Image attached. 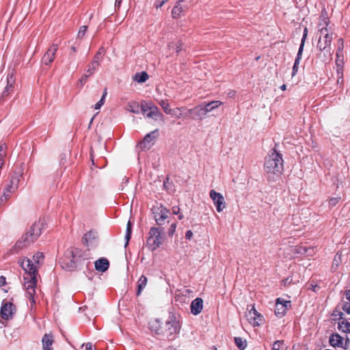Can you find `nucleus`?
Here are the masks:
<instances>
[{"label":"nucleus","mask_w":350,"mask_h":350,"mask_svg":"<svg viewBox=\"0 0 350 350\" xmlns=\"http://www.w3.org/2000/svg\"><path fill=\"white\" fill-rule=\"evenodd\" d=\"M105 51L104 47H100L94 55L92 62H96V63L100 65V62L103 59V55L105 54Z\"/></svg>","instance_id":"obj_37"},{"label":"nucleus","mask_w":350,"mask_h":350,"mask_svg":"<svg viewBox=\"0 0 350 350\" xmlns=\"http://www.w3.org/2000/svg\"><path fill=\"white\" fill-rule=\"evenodd\" d=\"M45 222L43 219H39L32 224L29 230L23 234L12 249V253H18L33 243L40 236Z\"/></svg>","instance_id":"obj_2"},{"label":"nucleus","mask_w":350,"mask_h":350,"mask_svg":"<svg viewBox=\"0 0 350 350\" xmlns=\"http://www.w3.org/2000/svg\"><path fill=\"white\" fill-rule=\"evenodd\" d=\"M23 175V170L14 172L10 176V179L6 183L3 190L14 193L18 187L20 177Z\"/></svg>","instance_id":"obj_12"},{"label":"nucleus","mask_w":350,"mask_h":350,"mask_svg":"<svg viewBox=\"0 0 350 350\" xmlns=\"http://www.w3.org/2000/svg\"><path fill=\"white\" fill-rule=\"evenodd\" d=\"M172 213L174 215H178L180 213V208L178 206H174L172 208Z\"/></svg>","instance_id":"obj_54"},{"label":"nucleus","mask_w":350,"mask_h":350,"mask_svg":"<svg viewBox=\"0 0 350 350\" xmlns=\"http://www.w3.org/2000/svg\"><path fill=\"white\" fill-rule=\"evenodd\" d=\"M99 64L96 63V62H91L85 69V73L88 74V77L92 76L98 69Z\"/></svg>","instance_id":"obj_29"},{"label":"nucleus","mask_w":350,"mask_h":350,"mask_svg":"<svg viewBox=\"0 0 350 350\" xmlns=\"http://www.w3.org/2000/svg\"><path fill=\"white\" fill-rule=\"evenodd\" d=\"M182 1H178L177 4L173 8L172 11V16L174 18H178L180 16V14L183 12V8L180 6Z\"/></svg>","instance_id":"obj_32"},{"label":"nucleus","mask_w":350,"mask_h":350,"mask_svg":"<svg viewBox=\"0 0 350 350\" xmlns=\"http://www.w3.org/2000/svg\"><path fill=\"white\" fill-rule=\"evenodd\" d=\"M185 109L184 107H181V108L177 107L174 109H172V113L171 114L176 116L177 118H180L182 116L180 111H182V109Z\"/></svg>","instance_id":"obj_46"},{"label":"nucleus","mask_w":350,"mask_h":350,"mask_svg":"<svg viewBox=\"0 0 350 350\" xmlns=\"http://www.w3.org/2000/svg\"><path fill=\"white\" fill-rule=\"evenodd\" d=\"M245 317L249 323L254 326H259L263 321V317L258 312L254 306H247Z\"/></svg>","instance_id":"obj_8"},{"label":"nucleus","mask_w":350,"mask_h":350,"mask_svg":"<svg viewBox=\"0 0 350 350\" xmlns=\"http://www.w3.org/2000/svg\"><path fill=\"white\" fill-rule=\"evenodd\" d=\"M340 198H332L329 200V206L330 208L335 206L340 201Z\"/></svg>","instance_id":"obj_43"},{"label":"nucleus","mask_w":350,"mask_h":350,"mask_svg":"<svg viewBox=\"0 0 350 350\" xmlns=\"http://www.w3.org/2000/svg\"><path fill=\"white\" fill-rule=\"evenodd\" d=\"M6 284V279L4 276H0V287L4 286Z\"/></svg>","instance_id":"obj_56"},{"label":"nucleus","mask_w":350,"mask_h":350,"mask_svg":"<svg viewBox=\"0 0 350 350\" xmlns=\"http://www.w3.org/2000/svg\"><path fill=\"white\" fill-rule=\"evenodd\" d=\"M155 221L158 225H163L168 217L170 211L162 204L152 208Z\"/></svg>","instance_id":"obj_13"},{"label":"nucleus","mask_w":350,"mask_h":350,"mask_svg":"<svg viewBox=\"0 0 350 350\" xmlns=\"http://www.w3.org/2000/svg\"><path fill=\"white\" fill-rule=\"evenodd\" d=\"M338 328L343 332L349 333L350 332V323L345 319L340 321L338 322Z\"/></svg>","instance_id":"obj_31"},{"label":"nucleus","mask_w":350,"mask_h":350,"mask_svg":"<svg viewBox=\"0 0 350 350\" xmlns=\"http://www.w3.org/2000/svg\"><path fill=\"white\" fill-rule=\"evenodd\" d=\"M7 200H5L1 196H0V208L5 204Z\"/></svg>","instance_id":"obj_58"},{"label":"nucleus","mask_w":350,"mask_h":350,"mask_svg":"<svg viewBox=\"0 0 350 350\" xmlns=\"http://www.w3.org/2000/svg\"><path fill=\"white\" fill-rule=\"evenodd\" d=\"M97 238V232L94 230H90L85 233L83 237V243L87 245H90L94 243Z\"/></svg>","instance_id":"obj_22"},{"label":"nucleus","mask_w":350,"mask_h":350,"mask_svg":"<svg viewBox=\"0 0 350 350\" xmlns=\"http://www.w3.org/2000/svg\"><path fill=\"white\" fill-rule=\"evenodd\" d=\"M43 350H52L53 342V336L49 334H45L42 339Z\"/></svg>","instance_id":"obj_23"},{"label":"nucleus","mask_w":350,"mask_h":350,"mask_svg":"<svg viewBox=\"0 0 350 350\" xmlns=\"http://www.w3.org/2000/svg\"><path fill=\"white\" fill-rule=\"evenodd\" d=\"M181 46H182V44L180 42H178L176 44L172 42V43L169 44L168 47L170 49L175 48L176 52L178 53L180 51H181Z\"/></svg>","instance_id":"obj_47"},{"label":"nucleus","mask_w":350,"mask_h":350,"mask_svg":"<svg viewBox=\"0 0 350 350\" xmlns=\"http://www.w3.org/2000/svg\"><path fill=\"white\" fill-rule=\"evenodd\" d=\"M336 68V70H342L343 71V54L340 53H336V58L335 61Z\"/></svg>","instance_id":"obj_30"},{"label":"nucleus","mask_w":350,"mask_h":350,"mask_svg":"<svg viewBox=\"0 0 350 350\" xmlns=\"http://www.w3.org/2000/svg\"><path fill=\"white\" fill-rule=\"evenodd\" d=\"M302 53H303V51L298 50L297 57L295 59L294 65L293 67V71H292L293 77L295 76L298 71L299 62H300V60H301V56H302Z\"/></svg>","instance_id":"obj_28"},{"label":"nucleus","mask_w":350,"mask_h":350,"mask_svg":"<svg viewBox=\"0 0 350 350\" xmlns=\"http://www.w3.org/2000/svg\"><path fill=\"white\" fill-rule=\"evenodd\" d=\"M191 312L193 314L197 315L201 312L203 308V300L202 298L195 299L191 304Z\"/></svg>","instance_id":"obj_20"},{"label":"nucleus","mask_w":350,"mask_h":350,"mask_svg":"<svg viewBox=\"0 0 350 350\" xmlns=\"http://www.w3.org/2000/svg\"><path fill=\"white\" fill-rule=\"evenodd\" d=\"M131 232H132V224L130 221H128L126 225V234H125V247H126L129 244V242L131 237Z\"/></svg>","instance_id":"obj_35"},{"label":"nucleus","mask_w":350,"mask_h":350,"mask_svg":"<svg viewBox=\"0 0 350 350\" xmlns=\"http://www.w3.org/2000/svg\"><path fill=\"white\" fill-rule=\"evenodd\" d=\"M180 329L179 316L174 313H170L164 326L162 327V335L165 336L169 340H172L177 337Z\"/></svg>","instance_id":"obj_5"},{"label":"nucleus","mask_w":350,"mask_h":350,"mask_svg":"<svg viewBox=\"0 0 350 350\" xmlns=\"http://www.w3.org/2000/svg\"><path fill=\"white\" fill-rule=\"evenodd\" d=\"M345 297L347 301L342 303V309L347 314H350V290L345 292Z\"/></svg>","instance_id":"obj_27"},{"label":"nucleus","mask_w":350,"mask_h":350,"mask_svg":"<svg viewBox=\"0 0 350 350\" xmlns=\"http://www.w3.org/2000/svg\"><path fill=\"white\" fill-rule=\"evenodd\" d=\"M147 282H148L147 278L144 275H141V277L139 278V280L137 281V296L140 295L142 291L146 288V286L147 285Z\"/></svg>","instance_id":"obj_26"},{"label":"nucleus","mask_w":350,"mask_h":350,"mask_svg":"<svg viewBox=\"0 0 350 350\" xmlns=\"http://www.w3.org/2000/svg\"><path fill=\"white\" fill-rule=\"evenodd\" d=\"M265 171L270 174H281L283 171V159L282 154L276 150L272 149L265 162Z\"/></svg>","instance_id":"obj_4"},{"label":"nucleus","mask_w":350,"mask_h":350,"mask_svg":"<svg viewBox=\"0 0 350 350\" xmlns=\"http://www.w3.org/2000/svg\"><path fill=\"white\" fill-rule=\"evenodd\" d=\"M329 345L334 347H340L344 349H347L349 345V339L348 338H344L338 334H332L329 338Z\"/></svg>","instance_id":"obj_11"},{"label":"nucleus","mask_w":350,"mask_h":350,"mask_svg":"<svg viewBox=\"0 0 350 350\" xmlns=\"http://www.w3.org/2000/svg\"><path fill=\"white\" fill-rule=\"evenodd\" d=\"M336 83L340 90L342 89L343 85V71L336 70Z\"/></svg>","instance_id":"obj_38"},{"label":"nucleus","mask_w":350,"mask_h":350,"mask_svg":"<svg viewBox=\"0 0 350 350\" xmlns=\"http://www.w3.org/2000/svg\"><path fill=\"white\" fill-rule=\"evenodd\" d=\"M209 196L216 206L217 211L220 213L226 208V202L223 195L212 189L209 192Z\"/></svg>","instance_id":"obj_15"},{"label":"nucleus","mask_w":350,"mask_h":350,"mask_svg":"<svg viewBox=\"0 0 350 350\" xmlns=\"http://www.w3.org/2000/svg\"><path fill=\"white\" fill-rule=\"evenodd\" d=\"M87 29H88V26H86V25L81 26L78 31L77 37L79 38H83L87 31Z\"/></svg>","instance_id":"obj_42"},{"label":"nucleus","mask_w":350,"mask_h":350,"mask_svg":"<svg viewBox=\"0 0 350 350\" xmlns=\"http://www.w3.org/2000/svg\"><path fill=\"white\" fill-rule=\"evenodd\" d=\"M272 350H286L284 342L282 340H276L273 345Z\"/></svg>","instance_id":"obj_40"},{"label":"nucleus","mask_w":350,"mask_h":350,"mask_svg":"<svg viewBox=\"0 0 350 350\" xmlns=\"http://www.w3.org/2000/svg\"><path fill=\"white\" fill-rule=\"evenodd\" d=\"M141 110L147 117L154 120H157L161 116L159 108L152 103H142Z\"/></svg>","instance_id":"obj_9"},{"label":"nucleus","mask_w":350,"mask_h":350,"mask_svg":"<svg viewBox=\"0 0 350 350\" xmlns=\"http://www.w3.org/2000/svg\"><path fill=\"white\" fill-rule=\"evenodd\" d=\"M159 136V130L154 131L146 134L143 140L138 144L142 150H149L154 144L155 139Z\"/></svg>","instance_id":"obj_14"},{"label":"nucleus","mask_w":350,"mask_h":350,"mask_svg":"<svg viewBox=\"0 0 350 350\" xmlns=\"http://www.w3.org/2000/svg\"><path fill=\"white\" fill-rule=\"evenodd\" d=\"M167 350H176V349H175L174 348H173L172 347H168Z\"/></svg>","instance_id":"obj_64"},{"label":"nucleus","mask_w":350,"mask_h":350,"mask_svg":"<svg viewBox=\"0 0 350 350\" xmlns=\"http://www.w3.org/2000/svg\"><path fill=\"white\" fill-rule=\"evenodd\" d=\"M298 253H301V254H307L308 253V250L306 248V247H302L301 246L298 250Z\"/></svg>","instance_id":"obj_57"},{"label":"nucleus","mask_w":350,"mask_h":350,"mask_svg":"<svg viewBox=\"0 0 350 350\" xmlns=\"http://www.w3.org/2000/svg\"><path fill=\"white\" fill-rule=\"evenodd\" d=\"M291 301L285 300L282 298H278L275 302V314L277 317H283L287 310L291 308Z\"/></svg>","instance_id":"obj_16"},{"label":"nucleus","mask_w":350,"mask_h":350,"mask_svg":"<svg viewBox=\"0 0 350 350\" xmlns=\"http://www.w3.org/2000/svg\"><path fill=\"white\" fill-rule=\"evenodd\" d=\"M94 265L96 270L105 272L109 269V262L107 258H101L95 261Z\"/></svg>","instance_id":"obj_21"},{"label":"nucleus","mask_w":350,"mask_h":350,"mask_svg":"<svg viewBox=\"0 0 350 350\" xmlns=\"http://www.w3.org/2000/svg\"><path fill=\"white\" fill-rule=\"evenodd\" d=\"M71 50L73 53L77 52V48L75 46H72Z\"/></svg>","instance_id":"obj_63"},{"label":"nucleus","mask_w":350,"mask_h":350,"mask_svg":"<svg viewBox=\"0 0 350 350\" xmlns=\"http://www.w3.org/2000/svg\"><path fill=\"white\" fill-rule=\"evenodd\" d=\"M186 116L196 120H202L206 117L201 104L188 109Z\"/></svg>","instance_id":"obj_17"},{"label":"nucleus","mask_w":350,"mask_h":350,"mask_svg":"<svg viewBox=\"0 0 350 350\" xmlns=\"http://www.w3.org/2000/svg\"><path fill=\"white\" fill-rule=\"evenodd\" d=\"M176 224L173 223L171 224L169 230H168V234L169 236H172L176 230Z\"/></svg>","instance_id":"obj_51"},{"label":"nucleus","mask_w":350,"mask_h":350,"mask_svg":"<svg viewBox=\"0 0 350 350\" xmlns=\"http://www.w3.org/2000/svg\"><path fill=\"white\" fill-rule=\"evenodd\" d=\"M163 241L164 239L161 236L159 229L155 227L151 228L149 231V237L147 239L148 248L154 251L159 247L160 245L163 244Z\"/></svg>","instance_id":"obj_7"},{"label":"nucleus","mask_w":350,"mask_h":350,"mask_svg":"<svg viewBox=\"0 0 350 350\" xmlns=\"http://www.w3.org/2000/svg\"><path fill=\"white\" fill-rule=\"evenodd\" d=\"M44 259V254L42 252H37L33 256V260L29 258H25L20 262L21 266L25 271L23 276L24 288L26 291L27 297L35 304L34 295L37 284L38 265Z\"/></svg>","instance_id":"obj_1"},{"label":"nucleus","mask_w":350,"mask_h":350,"mask_svg":"<svg viewBox=\"0 0 350 350\" xmlns=\"http://www.w3.org/2000/svg\"><path fill=\"white\" fill-rule=\"evenodd\" d=\"M178 219H179L180 220H181V219H183L184 218V216H183V214H181V213H179V214H178Z\"/></svg>","instance_id":"obj_61"},{"label":"nucleus","mask_w":350,"mask_h":350,"mask_svg":"<svg viewBox=\"0 0 350 350\" xmlns=\"http://www.w3.org/2000/svg\"><path fill=\"white\" fill-rule=\"evenodd\" d=\"M291 282H292V279H291V280H290V279L288 278H286V279L285 280V281H284V284H286L287 283H288V284H290Z\"/></svg>","instance_id":"obj_60"},{"label":"nucleus","mask_w":350,"mask_h":350,"mask_svg":"<svg viewBox=\"0 0 350 350\" xmlns=\"http://www.w3.org/2000/svg\"><path fill=\"white\" fill-rule=\"evenodd\" d=\"M14 71L12 70L8 75L7 85L3 92V97L7 96L8 95V92L10 89L12 88V85L14 83Z\"/></svg>","instance_id":"obj_24"},{"label":"nucleus","mask_w":350,"mask_h":350,"mask_svg":"<svg viewBox=\"0 0 350 350\" xmlns=\"http://www.w3.org/2000/svg\"><path fill=\"white\" fill-rule=\"evenodd\" d=\"M159 104L166 114L172 113V109H170V104L167 100H161L159 101Z\"/></svg>","instance_id":"obj_34"},{"label":"nucleus","mask_w":350,"mask_h":350,"mask_svg":"<svg viewBox=\"0 0 350 350\" xmlns=\"http://www.w3.org/2000/svg\"><path fill=\"white\" fill-rule=\"evenodd\" d=\"M222 105V102L220 100H213L208 103H202L201 104L203 110H204V113L206 116L208 113L211 112L214 109L218 108L220 105Z\"/></svg>","instance_id":"obj_19"},{"label":"nucleus","mask_w":350,"mask_h":350,"mask_svg":"<svg viewBox=\"0 0 350 350\" xmlns=\"http://www.w3.org/2000/svg\"><path fill=\"white\" fill-rule=\"evenodd\" d=\"M81 250L78 248L68 249L62 261V267L67 271H72L77 267V262L81 257Z\"/></svg>","instance_id":"obj_6"},{"label":"nucleus","mask_w":350,"mask_h":350,"mask_svg":"<svg viewBox=\"0 0 350 350\" xmlns=\"http://www.w3.org/2000/svg\"><path fill=\"white\" fill-rule=\"evenodd\" d=\"M338 49L336 53H342V50L344 47V41L342 38L338 39Z\"/></svg>","instance_id":"obj_44"},{"label":"nucleus","mask_w":350,"mask_h":350,"mask_svg":"<svg viewBox=\"0 0 350 350\" xmlns=\"http://www.w3.org/2000/svg\"><path fill=\"white\" fill-rule=\"evenodd\" d=\"M121 3H122V0H116L115 7L119 8L120 6Z\"/></svg>","instance_id":"obj_59"},{"label":"nucleus","mask_w":350,"mask_h":350,"mask_svg":"<svg viewBox=\"0 0 350 350\" xmlns=\"http://www.w3.org/2000/svg\"><path fill=\"white\" fill-rule=\"evenodd\" d=\"M58 45L53 44L42 57V61L45 65L50 64L54 59Z\"/></svg>","instance_id":"obj_18"},{"label":"nucleus","mask_w":350,"mask_h":350,"mask_svg":"<svg viewBox=\"0 0 350 350\" xmlns=\"http://www.w3.org/2000/svg\"><path fill=\"white\" fill-rule=\"evenodd\" d=\"M16 312L15 306L10 301L3 300L0 310V317L4 320H10Z\"/></svg>","instance_id":"obj_10"},{"label":"nucleus","mask_w":350,"mask_h":350,"mask_svg":"<svg viewBox=\"0 0 350 350\" xmlns=\"http://www.w3.org/2000/svg\"><path fill=\"white\" fill-rule=\"evenodd\" d=\"M148 75L146 72L136 73L134 79L138 83H144L148 79Z\"/></svg>","instance_id":"obj_36"},{"label":"nucleus","mask_w":350,"mask_h":350,"mask_svg":"<svg viewBox=\"0 0 350 350\" xmlns=\"http://www.w3.org/2000/svg\"><path fill=\"white\" fill-rule=\"evenodd\" d=\"M234 343L239 350H244L247 347V341L241 337H235Z\"/></svg>","instance_id":"obj_33"},{"label":"nucleus","mask_w":350,"mask_h":350,"mask_svg":"<svg viewBox=\"0 0 350 350\" xmlns=\"http://www.w3.org/2000/svg\"><path fill=\"white\" fill-rule=\"evenodd\" d=\"M325 27H322L319 29V40L317 43V49L320 53L318 54L319 58L323 61H326L331 58L332 51L331 44L333 40L334 33L327 28L328 21L324 19Z\"/></svg>","instance_id":"obj_3"},{"label":"nucleus","mask_w":350,"mask_h":350,"mask_svg":"<svg viewBox=\"0 0 350 350\" xmlns=\"http://www.w3.org/2000/svg\"><path fill=\"white\" fill-rule=\"evenodd\" d=\"M107 94V89L105 88L104 90V92H103V94L102 95V97L100 99V100L96 103L94 105V109H99L105 103V98H106V96Z\"/></svg>","instance_id":"obj_39"},{"label":"nucleus","mask_w":350,"mask_h":350,"mask_svg":"<svg viewBox=\"0 0 350 350\" xmlns=\"http://www.w3.org/2000/svg\"><path fill=\"white\" fill-rule=\"evenodd\" d=\"M85 348V350H93V345L91 342H88L82 345L81 348Z\"/></svg>","instance_id":"obj_52"},{"label":"nucleus","mask_w":350,"mask_h":350,"mask_svg":"<svg viewBox=\"0 0 350 350\" xmlns=\"http://www.w3.org/2000/svg\"><path fill=\"white\" fill-rule=\"evenodd\" d=\"M280 88L282 90H285L286 89V85L284 84L280 87Z\"/></svg>","instance_id":"obj_62"},{"label":"nucleus","mask_w":350,"mask_h":350,"mask_svg":"<svg viewBox=\"0 0 350 350\" xmlns=\"http://www.w3.org/2000/svg\"><path fill=\"white\" fill-rule=\"evenodd\" d=\"M307 36H308V28L305 27L304 29V33H303V36H302V38L301 40V44H300L299 50L304 51V47L306 40L307 38Z\"/></svg>","instance_id":"obj_41"},{"label":"nucleus","mask_w":350,"mask_h":350,"mask_svg":"<svg viewBox=\"0 0 350 350\" xmlns=\"http://www.w3.org/2000/svg\"><path fill=\"white\" fill-rule=\"evenodd\" d=\"M12 193V192L5 191L3 189L2 194L0 196H1L3 199L8 201L11 198Z\"/></svg>","instance_id":"obj_48"},{"label":"nucleus","mask_w":350,"mask_h":350,"mask_svg":"<svg viewBox=\"0 0 350 350\" xmlns=\"http://www.w3.org/2000/svg\"><path fill=\"white\" fill-rule=\"evenodd\" d=\"M127 110L132 112V113H139V109H138V106H132V105H129L127 107Z\"/></svg>","instance_id":"obj_50"},{"label":"nucleus","mask_w":350,"mask_h":350,"mask_svg":"<svg viewBox=\"0 0 350 350\" xmlns=\"http://www.w3.org/2000/svg\"><path fill=\"white\" fill-rule=\"evenodd\" d=\"M6 144L5 143L0 144V155L1 156V158L4 159V157L6 155Z\"/></svg>","instance_id":"obj_45"},{"label":"nucleus","mask_w":350,"mask_h":350,"mask_svg":"<svg viewBox=\"0 0 350 350\" xmlns=\"http://www.w3.org/2000/svg\"><path fill=\"white\" fill-rule=\"evenodd\" d=\"M167 1L168 0H156L154 5L156 8L158 9L159 8H161Z\"/></svg>","instance_id":"obj_49"},{"label":"nucleus","mask_w":350,"mask_h":350,"mask_svg":"<svg viewBox=\"0 0 350 350\" xmlns=\"http://www.w3.org/2000/svg\"><path fill=\"white\" fill-rule=\"evenodd\" d=\"M89 77L88 76V74H84L81 78L79 79V83L81 85H83L87 81L88 78Z\"/></svg>","instance_id":"obj_53"},{"label":"nucleus","mask_w":350,"mask_h":350,"mask_svg":"<svg viewBox=\"0 0 350 350\" xmlns=\"http://www.w3.org/2000/svg\"><path fill=\"white\" fill-rule=\"evenodd\" d=\"M192 236H193V232H192L191 230H187L186 232V233H185V238L187 239H189V240L191 239Z\"/></svg>","instance_id":"obj_55"},{"label":"nucleus","mask_w":350,"mask_h":350,"mask_svg":"<svg viewBox=\"0 0 350 350\" xmlns=\"http://www.w3.org/2000/svg\"><path fill=\"white\" fill-rule=\"evenodd\" d=\"M149 325L150 329L152 332H154L159 335H162V327H161V324L159 320H152L149 323Z\"/></svg>","instance_id":"obj_25"}]
</instances>
